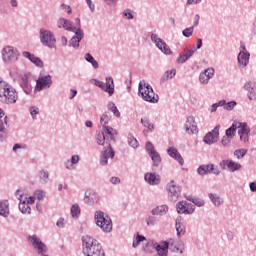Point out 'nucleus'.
Masks as SVG:
<instances>
[{
  "mask_svg": "<svg viewBox=\"0 0 256 256\" xmlns=\"http://www.w3.org/2000/svg\"><path fill=\"white\" fill-rule=\"evenodd\" d=\"M57 27L58 29H65V31H71L72 33H75V35L69 41V46L73 47L74 49H78L79 43H81V40L83 37H85L83 30L73 26V22L65 18H59L57 20Z\"/></svg>",
  "mask_w": 256,
  "mask_h": 256,
  "instance_id": "1",
  "label": "nucleus"
},
{
  "mask_svg": "<svg viewBox=\"0 0 256 256\" xmlns=\"http://www.w3.org/2000/svg\"><path fill=\"white\" fill-rule=\"evenodd\" d=\"M82 247L85 256H105L101 243L89 235L82 237Z\"/></svg>",
  "mask_w": 256,
  "mask_h": 256,
  "instance_id": "2",
  "label": "nucleus"
},
{
  "mask_svg": "<svg viewBox=\"0 0 256 256\" xmlns=\"http://www.w3.org/2000/svg\"><path fill=\"white\" fill-rule=\"evenodd\" d=\"M138 93L144 101L148 103H159V96L153 91V87L148 82L142 80L138 85Z\"/></svg>",
  "mask_w": 256,
  "mask_h": 256,
  "instance_id": "3",
  "label": "nucleus"
},
{
  "mask_svg": "<svg viewBox=\"0 0 256 256\" xmlns=\"http://www.w3.org/2000/svg\"><path fill=\"white\" fill-rule=\"evenodd\" d=\"M94 221L97 227H100L104 233H111L113 231V221L109 214L98 210L94 214Z\"/></svg>",
  "mask_w": 256,
  "mask_h": 256,
  "instance_id": "4",
  "label": "nucleus"
},
{
  "mask_svg": "<svg viewBox=\"0 0 256 256\" xmlns=\"http://www.w3.org/2000/svg\"><path fill=\"white\" fill-rule=\"evenodd\" d=\"M18 99H19V93H17V90L9 84L4 89V91L0 94V102L3 103L4 105H15Z\"/></svg>",
  "mask_w": 256,
  "mask_h": 256,
  "instance_id": "5",
  "label": "nucleus"
},
{
  "mask_svg": "<svg viewBox=\"0 0 256 256\" xmlns=\"http://www.w3.org/2000/svg\"><path fill=\"white\" fill-rule=\"evenodd\" d=\"M39 39L40 43H42L44 47H48V49H55L57 45V38H55V34L46 28H40Z\"/></svg>",
  "mask_w": 256,
  "mask_h": 256,
  "instance_id": "6",
  "label": "nucleus"
},
{
  "mask_svg": "<svg viewBox=\"0 0 256 256\" xmlns=\"http://www.w3.org/2000/svg\"><path fill=\"white\" fill-rule=\"evenodd\" d=\"M19 57V51L13 46H6L2 49V59L4 63H17Z\"/></svg>",
  "mask_w": 256,
  "mask_h": 256,
  "instance_id": "7",
  "label": "nucleus"
},
{
  "mask_svg": "<svg viewBox=\"0 0 256 256\" xmlns=\"http://www.w3.org/2000/svg\"><path fill=\"white\" fill-rule=\"evenodd\" d=\"M19 86L21 87L22 91L26 93V95H30L33 91V85H35V80L31 74H24L19 78Z\"/></svg>",
  "mask_w": 256,
  "mask_h": 256,
  "instance_id": "8",
  "label": "nucleus"
},
{
  "mask_svg": "<svg viewBox=\"0 0 256 256\" xmlns=\"http://www.w3.org/2000/svg\"><path fill=\"white\" fill-rule=\"evenodd\" d=\"M150 39L152 43L159 49L164 55H173V51H171V48H169V45H167L163 39L159 37V35L155 33H151Z\"/></svg>",
  "mask_w": 256,
  "mask_h": 256,
  "instance_id": "9",
  "label": "nucleus"
},
{
  "mask_svg": "<svg viewBox=\"0 0 256 256\" xmlns=\"http://www.w3.org/2000/svg\"><path fill=\"white\" fill-rule=\"evenodd\" d=\"M115 158V150L111 144H108V147H104L100 153V160L99 163L102 167L109 165V160Z\"/></svg>",
  "mask_w": 256,
  "mask_h": 256,
  "instance_id": "10",
  "label": "nucleus"
},
{
  "mask_svg": "<svg viewBox=\"0 0 256 256\" xmlns=\"http://www.w3.org/2000/svg\"><path fill=\"white\" fill-rule=\"evenodd\" d=\"M51 85H53V78L51 75H45V76H40L36 80V87L35 91H43V89H50Z\"/></svg>",
  "mask_w": 256,
  "mask_h": 256,
  "instance_id": "11",
  "label": "nucleus"
},
{
  "mask_svg": "<svg viewBox=\"0 0 256 256\" xmlns=\"http://www.w3.org/2000/svg\"><path fill=\"white\" fill-rule=\"evenodd\" d=\"M166 189L168 191V199H170L171 201H177V199L181 197V189L179 188V185L175 183V181H170L167 184Z\"/></svg>",
  "mask_w": 256,
  "mask_h": 256,
  "instance_id": "12",
  "label": "nucleus"
},
{
  "mask_svg": "<svg viewBox=\"0 0 256 256\" xmlns=\"http://www.w3.org/2000/svg\"><path fill=\"white\" fill-rule=\"evenodd\" d=\"M177 213L179 215H193L195 213V205L187 201H180L176 204Z\"/></svg>",
  "mask_w": 256,
  "mask_h": 256,
  "instance_id": "13",
  "label": "nucleus"
},
{
  "mask_svg": "<svg viewBox=\"0 0 256 256\" xmlns=\"http://www.w3.org/2000/svg\"><path fill=\"white\" fill-rule=\"evenodd\" d=\"M219 129H221V125H217L212 131L208 132L203 137V142L206 145H214L219 141Z\"/></svg>",
  "mask_w": 256,
  "mask_h": 256,
  "instance_id": "14",
  "label": "nucleus"
},
{
  "mask_svg": "<svg viewBox=\"0 0 256 256\" xmlns=\"http://www.w3.org/2000/svg\"><path fill=\"white\" fill-rule=\"evenodd\" d=\"M219 167H221L223 169V171L228 169L230 171V173H235V171H241V168H242V166L239 162H235L231 159H226V160L220 161Z\"/></svg>",
  "mask_w": 256,
  "mask_h": 256,
  "instance_id": "15",
  "label": "nucleus"
},
{
  "mask_svg": "<svg viewBox=\"0 0 256 256\" xmlns=\"http://www.w3.org/2000/svg\"><path fill=\"white\" fill-rule=\"evenodd\" d=\"M197 173L201 177H204V175H209L210 173H213V175H220L221 170L215 169V165L213 164H202L197 168Z\"/></svg>",
  "mask_w": 256,
  "mask_h": 256,
  "instance_id": "16",
  "label": "nucleus"
},
{
  "mask_svg": "<svg viewBox=\"0 0 256 256\" xmlns=\"http://www.w3.org/2000/svg\"><path fill=\"white\" fill-rule=\"evenodd\" d=\"M184 128L186 133H188V135H195L199 132V130L197 129V123H195V117L193 116H188L187 120L184 124Z\"/></svg>",
  "mask_w": 256,
  "mask_h": 256,
  "instance_id": "17",
  "label": "nucleus"
},
{
  "mask_svg": "<svg viewBox=\"0 0 256 256\" xmlns=\"http://www.w3.org/2000/svg\"><path fill=\"white\" fill-rule=\"evenodd\" d=\"M244 90L247 91L249 101H256V81L245 82Z\"/></svg>",
  "mask_w": 256,
  "mask_h": 256,
  "instance_id": "18",
  "label": "nucleus"
},
{
  "mask_svg": "<svg viewBox=\"0 0 256 256\" xmlns=\"http://www.w3.org/2000/svg\"><path fill=\"white\" fill-rule=\"evenodd\" d=\"M215 77V69L213 68H207L203 72L200 73L199 75V82L202 85H208L209 81Z\"/></svg>",
  "mask_w": 256,
  "mask_h": 256,
  "instance_id": "19",
  "label": "nucleus"
},
{
  "mask_svg": "<svg viewBox=\"0 0 256 256\" xmlns=\"http://www.w3.org/2000/svg\"><path fill=\"white\" fill-rule=\"evenodd\" d=\"M99 199V194L95 190H87L84 194V202L87 205H95V203H99Z\"/></svg>",
  "mask_w": 256,
  "mask_h": 256,
  "instance_id": "20",
  "label": "nucleus"
},
{
  "mask_svg": "<svg viewBox=\"0 0 256 256\" xmlns=\"http://www.w3.org/2000/svg\"><path fill=\"white\" fill-rule=\"evenodd\" d=\"M195 51L196 49H184V53L180 54L179 57L177 58L176 62L178 65H183V63H187V61H189V59H191L193 57V55H195Z\"/></svg>",
  "mask_w": 256,
  "mask_h": 256,
  "instance_id": "21",
  "label": "nucleus"
},
{
  "mask_svg": "<svg viewBox=\"0 0 256 256\" xmlns=\"http://www.w3.org/2000/svg\"><path fill=\"white\" fill-rule=\"evenodd\" d=\"M102 91L104 93H108L109 97H111L115 93V82L113 81V77H106V83L103 82Z\"/></svg>",
  "mask_w": 256,
  "mask_h": 256,
  "instance_id": "22",
  "label": "nucleus"
},
{
  "mask_svg": "<svg viewBox=\"0 0 256 256\" xmlns=\"http://www.w3.org/2000/svg\"><path fill=\"white\" fill-rule=\"evenodd\" d=\"M167 153L172 159H175L178 161L179 165L183 166L185 165V160H183V156H181V153H179V150L176 148L170 147L167 149Z\"/></svg>",
  "mask_w": 256,
  "mask_h": 256,
  "instance_id": "23",
  "label": "nucleus"
},
{
  "mask_svg": "<svg viewBox=\"0 0 256 256\" xmlns=\"http://www.w3.org/2000/svg\"><path fill=\"white\" fill-rule=\"evenodd\" d=\"M141 124L145 129L143 130V134L147 135V133H153L155 131V124L149 120V118L144 117L140 120Z\"/></svg>",
  "mask_w": 256,
  "mask_h": 256,
  "instance_id": "24",
  "label": "nucleus"
},
{
  "mask_svg": "<svg viewBox=\"0 0 256 256\" xmlns=\"http://www.w3.org/2000/svg\"><path fill=\"white\" fill-rule=\"evenodd\" d=\"M102 132H103L104 136H106V139H108V140L110 139V141H115V137H117V135H119L117 130H115L111 126H103Z\"/></svg>",
  "mask_w": 256,
  "mask_h": 256,
  "instance_id": "25",
  "label": "nucleus"
},
{
  "mask_svg": "<svg viewBox=\"0 0 256 256\" xmlns=\"http://www.w3.org/2000/svg\"><path fill=\"white\" fill-rule=\"evenodd\" d=\"M144 180L148 185H159V183H161V176L148 172L144 175Z\"/></svg>",
  "mask_w": 256,
  "mask_h": 256,
  "instance_id": "26",
  "label": "nucleus"
},
{
  "mask_svg": "<svg viewBox=\"0 0 256 256\" xmlns=\"http://www.w3.org/2000/svg\"><path fill=\"white\" fill-rule=\"evenodd\" d=\"M251 58V53L240 51L238 54V63L242 68L247 67L249 65V59Z\"/></svg>",
  "mask_w": 256,
  "mask_h": 256,
  "instance_id": "27",
  "label": "nucleus"
},
{
  "mask_svg": "<svg viewBox=\"0 0 256 256\" xmlns=\"http://www.w3.org/2000/svg\"><path fill=\"white\" fill-rule=\"evenodd\" d=\"M175 227H176L177 237H183V235H185L186 233V230H185V224H183V218L181 216L176 218Z\"/></svg>",
  "mask_w": 256,
  "mask_h": 256,
  "instance_id": "28",
  "label": "nucleus"
},
{
  "mask_svg": "<svg viewBox=\"0 0 256 256\" xmlns=\"http://www.w3.org/2000/svg\"><path fill=\"white\" fill-rule=\"evenodd\" d=\"M7 126V116H4V119H0V141L3 142L7 139L9 135V130L5 128Z\"/></svg>",
  "mask_w": 256,
  "mask_h": 256,
  "instance_id": "29",
  "label": "nucleus"
},
{
  "mask_svg": "<svg viewBox=\"0 0 256 256\" xmlns=\"http://www.w3.org/2000/svg\"><path fill=\"white\" fill-rule=\"evenodd\" d=\"M156 256H169V241H161V245L156 250Z\"/></svg>",
  "mask_w": 256,
  "mask_h": 256,
  "instance_id": "30",
  "label": "nucleus"
},
{
  "mask_svg": "<svg viewBox=\"0 0 256 256\" xmlns=\"http://www.w3.org/2000/svg\"><path fill=\"white\" fill-rule=\"evenodd\" d=\"M169 212V206L167 205H160L151 210L152 215H156L158 217H162V215H167Z\"/></svg>",
  "mask_w": 256,
  "mask_h": 256,
  "instance_id": "31",
  "label": "nucleus"
},
{
  "mask_svg": "<svg viewBox=\"0 0 256 256\" xmlns=\"http://www.w3.org/2000/svg\"><path fill=\"white\" fill-rule=\"evenodd\" d=\"M183 243L181 241H173L169 242V248L172 253H180V255H183V249H181V246Z\"/></svg>",
  "mask_w": 256,
  "mask_h": 256,
  "instance_id": "32",
  "label": "nucleus"
},
{
  "mask_svg": "<svg viewBox=\"0 0 256 256\" xmlns=\"http://www.w3.org/2000/svg\"><path fill=\"white\" fill-rule=\"evenodd\" d=\"M38 178H39V182L42 183V185H47V183H49V171L47 170H40L38 172Z\"/></svg>",
  "mask_w": 256,
  "mask_h": 256,
  "instance_id": "33",
  "label": "nucleus"
},
{
  "mask_svg": "<svg viewBox=\"0 0 256 256\" xmlns=\"http://www.w3.org/2000/svg\"><path fill=\"white\" fill-rule=\"evenodd\" d=\"M208 197L215 207H221L223 205V199H221L220 195L209 193Z\"/></svg>",
  "mask_w": 256,
  "mask_h": 256,
  "instance_id": "34",
  "label": "nucleus"
},
{
  "mask_svg": "<svg viewBox=\"0 0 256 256\" xmlns=\"http://www.w3.org/2000/svg\"><path fill=\"white\" fill-rule=\"evenodd\" d=\"M0 215L2 217L9 216V201L4 200V201L0 202Z\"/></svg>",
  "mask_w": 256,
  "mask_h": 256,
  "instance_id": "35",
  "label": "nucleus"
},
{
  "mask_svg": "<svg viewBox=\"0 0 256 256\" xmlns=\"http://www.w3.org/2000/svg\"><path fill=\"white\" fill-rule=\"evenodd\" d=\"M175 75H177V70H175V69L168 70V71L164 72L160 81H161V83H165L166 81H169V79H173V77H175Z\"/></svg>",
  "mask_w": 256,
  "mask_h": 256,
  "instance_id": "36",
  "label": "nucleus"
},
{
  "mask_svg": "<svg viewBox=\"0 0 256 256\" xmlns=\"http://www.w3.org/2000/svg\"><path fill=\"white\" fill-rule=\"evenodd\" d=\"M149 157L152 159L153 167H159L161 165V155L159 152H151Z\"/></svg>",
  "mask_w": 256,
  "mask_h": 256,
  "instance_id": "37",
  "label": "nucleus"
},
{
  "mask_svg": "<svg viewBox=\"0 0 256 256\" xmlns=\"http://www.w3.org/2000/svg\"><path fill=\"white\" fill-rule=\"evenodd\" d=\"M84 59L85 61H87V63H90L92 65L93 69H99V62L95 60V58L93 57V55H91V53H86L84 55Z\"/></svg>",
  "mask_w": 256,
  "mask_h": 256,
  "instance_id": "38",
  "label": "nucleus"
},
{
  "mask_svg": "<svg viewBox=\"0 0 256 256\" xmlns=\"http://www.w3.org/2000/svg\"><path fill=\"white\" fill-rule=\"evenodd\" d=\"M235 133H237V121H234L228 129H226V137L228 139H233L235 137Z\"/></svg>",
  "mask_w": 256,
  "mask_h": 256,
  "instance_id": "39",
  "label": "nucleus"
},
{
  "mask_svg": "<svg viewBox=\"0 0 256 256\" xmlns=\"http://www.w3.org/2000/svg\"><path fill=\"white\" fill-rule=\"evenodd\" d=\"M110 121H111V112H107V111L104 112L100 117V125H102V127H107Z\"/></svg>",
  "mask_w": 256,
  "mask_h": 256,
  "instance_id": "40",
  "label": "nucleus"
},
{
  "mask_svg": "<svg viewBox=\"0 0 256 256\" xmlns=\"http://www.w3.org/2000/svg\"><path fill=\"white\" fill-rule=\"evenodd\" d=\"M238 135H242L243 133L251 132V128L247 125L246 122H237Z\"/></svg>",
  "mask_w": 256,
  "mask_h": 256,
  "instance_id": "41",
  "label": "nucleus"
},
{
  "mask_svg": "<svg viewBox=\"0 0 256 256\" xmlns=\"http://www.w3.org/2000/svg\"><path fill=\"white\" fill-rule=\"evenodd\" d=\"M127 141L128 145H130V147H132L133 149H137L139 147V142L137 141V138L133 136V134H128Z\"/></svg>",
  "mask_w": 256,
  "mask_h": 256,
  "instance_id": "42",
  "label": "nucleus"
},
{
  "mask_svg": "<svg viewBox=\"0 0 256 256\" xmlns=\"http://www.w3.org/2000/svg\"><path fill=\"white\" fill-rule=\"evenodd\" d=\"M107 109L111 111L115 117H121V112H119V109H117V106L113 102H108Z\"/></svg>",
  "mask_w": 256,
  "mask_h": 256,
  "instance_id": "43",
  "label": "nucleus"
},
{
  "mask_svg": "<svg viewBox=\"0 0 256 256\" xmlns=\"http://www.w3.org/2000/svg\"><path fill=\"white\" fill-rule=\"evenodd\" d=\"M105 141L106 143L109 141V139L105 136V134L103 132H99L97 135H96V142H97V145H105Z\"/></svg>",
  "mask_w": 256,
  "mask_h": 256,
  "instance_id": "44",
  "label": "nucleus"
},
{
  "mask_svg": "<svg viewBox=\"0 0 256 256\" xmlns=\"http://www.w3.org/2000/svg\"><path fill=\"white\" fill-rule=\"evenodd\" d=\"M142 241H147V238L139 233H137L136 238L133 240L132 246L135 248L139 247Z\"/></svg>",
  "mask_w": 256,
  "mask_h": 256,
  "instance_id": "45",
  "label": "nucleus"
},
{
  "mask_svg": "<svg viewBox=\"0 0 256 256\" xmlns=\"http://www.w3.org/2000/svg\"><path fill=\"white\" fill-rule=\"evenodd\" d=\"M18 207H19V211H21V213H23V214L31 213V206H29V204H26L25 201L20 203Z\"/></svg>",
  "mask_w": 256,
  "mask_h": 256,
  "instance_id": "46",
  "label": "nucleus"
},
{
  "mask_svg": "<svg viewBox=\"0 0 256 256\" xmlns=\"http://www.w3.org/2000/svg\"><path fill=\"white\" fill-rule=\"evenodd\" d=\"M156 215H151L148 216L146 219V225H148V227H154V225H157V221H159V219H157V217H155Z\"/></svg>",
  "mask_w": 256,
  "mask_h": 256,
  "instance_id": "47",
  "label": "nucleus"
},
{
  "mask_svg": "<svg viewBox=\"0 0 256 256\" xmlns=\"http://www.w3.org/2000/svg\"><path fill=\"white\" fill-rule=\"evenodd\" d=\"M71 215L73 218L79 217L81 215V208L79 207V204H73L71 207Z\"/></svg>",
  "mask_w": 256,
  "mask_h": 256,
  "instance_id": "48",
  "label": "nucleus"
},
{
  "mask_svg": "<svg viewBox=\"0 0 256 256\" xmlns=\"http://www.w3.org/2000/svg\"><path fill=\"white\" fill-rule=\"evenodd\" d=\"M34 197H36V199H38V201H43V199H45V197H47V192H45V190H36L34 192Z\"/></svg>",
  "mask_w": 256,
  "mask_h": 256,
  "instance_id": "49",
  "label": "nucleus"
},
{
  "mask_svg": "<svg viewBox=\"0 0 256 256\" xmlns=\"http://www.w3.org/2000/svg\"><path fill=\"white\" fill-rule=\"evenodd\" d=\"M235 107H237V102L236 101H230V102H225L224 105V110L225 111H233V109H235Z\"/></svg>",
  "mask_w": 256,
  "mask_h": 256,
  "instance_id": "50",
  "label": "nucleus"
},
{
  "mask_svg": "<svg viewBox=\"0 0 256 256\" xmlns=\"http://www.w3.org/2000/svg\"><path fill=\"white\" fill-rule=\"evenodd\" d=\"M29 113H30L32 119H34V120L37 119V114L39 113V107L31 106L29 108Z\"/></svg>",
  "mask_w": 256,
  "mask_h": 256,
  "instance_id": "51",
  "label": "nucleus"
},
{
  "mask_svg": "<svg viewBox=\"0 0 256 256\" xmlns=\"http://www.w3.org/2000/svg\"><path fill=\"white\" fill-rule=\"evenodd\" d=\"M194 27L191 26V27H188V28H185L183 31H182V35L183 37H191L193 35V31H194Z\"/></svg>",
  "mask_w": 256,
  "mask_h": 256,
  "instance_id": "52",
  "label": "nucleus"
},
{
  "mask_svg": "<svg viewBox=\"0 0 256 256\" xmlns=\"http://www.w3.org/2000/svg\"><path fill=\"white\" fill-rule=\"evenodd\" d=\"M234 155H235V157H237V159H241V158L245 157V155H247V150L246 149L235 150Z\"/></svg>",
  "mask_w": 256,
  "mask_h": 256,
  "instance_id": "53",
  "label": "nucleus"
},
{
  "mask_svg": "<svg viewBox=\"0 0 256 256\" xmlns=\"http://www.w3.org/2000/svg\"><path fill=\"white\" fill-rule=\"evenodd\" d=\"M145 149L148 153V155H151V153H155L157 150H155V146L151 142H146Z\"/></svg>",
  "mask_w": 256,
  "mask_h": 256,
  "instance_id": "54",
  "label": "nucleus"
},
{
  "mask_svg": "<svg viewBox=\"0 0 256 256\" xmlns=\"http://www.w3.org/2000/svg\"><path fill=\"white\" fill-rule=\"evenodd\" d=\"M30 62H32L33 65H36V67H40V68L43 67V61L40 60V58L35 55L32 58V60H30Z\"/></svg>",
  "mask_w": 256,
  "mask_h": 256,
  "instance_id": "55",
  "label": "nucleus"
},
{
  "mask_svg": "<svg viewBox=\"0 0 256 256\" xmlns=\"http://www.w3.org/2000/svg\"><path fill=\"white\" fill-rule=\"evenodd\" d=\"M60 7H61V10L65 11V13H67L68 15H71V13H73V9H71V6H69V5L65 4V3H62L60 5Z\"/></svg>",
  "mask_w": 256,
  "mask_h": 256,
  "instance_id": "56",
  "label": "nucleus"
},
{
  "mask_svg": "<svg viewBox=\"0 0 256 256\" xmlns=\"http://www.w3.org/2000/svg\"><path fill=\"white\" fill-rule=\"evenodd\" d=\"M91 85H95L99 87V89H103V81H99L98 79H90Z\"/></svg>",
  "mask_w": 256,
  "mask_h": 256,
  "instance_id": "57",
  "label": "nucleus"
},
{
  "mask_svg": "<svg viewBox=\"0 0 256 256\" xmlns=\"http://www.w3.org/2000/svg\"><path fill=\"white\" fill-rule=\"evenodd\" d=\"M71 165H77V163H79V161H81V157H79V155H72L71 159L69 160Z\"/></svg>",
  "mask_w": 256,
  "mask_h": 256,
  "instance_id": "58",
  "label": "nucleus"
},
{
  "mask_svg": "<svg viewBox=\"0 0 256 256\" xmlns=\"http://www.w3.org/2000/svg\"><path fill=\"white\" fill-rule=\"evenodd\" d=\"M251 132H244L242 134H240V141H242L243 143H247V141H249V134Z\"/></svg>",
  "mask_w": 256,
  "mask_h": 256,
  "instance_id": "59",
  "label": "nucleus"
},
{
  "mask_svg": "<svg viewBox=\"0 0 256 256\" xmlns=\"http://www.w3.org/2000/svg\"><path fill=\"white\" fill-rule=\"evenodd\" d=\"M221 143H222L223 147H229V145H231V140L229 137L223 136Z\"/></svg>",
  "mask_w": 256,
  "mask_h": 256,
  "instance_id": "60",
  "label": "nucleus"
},
{
  "mask_svg": "<svg viewBox=\"0 0 256 256\" xmlns=\"http://www.w3.org/2000/svg\"><path fill=\"white\" fill-rule=\"evenodd\" d=\"M9 86V83L5 82L3 78L0 77V94Z\"/></svg>",
  "mask_w": 256,
  "mask_h": 256,
  "instance_id": "61",
  "label": "nucleus"
},
{
  "mask_svg": "<svg viewBox=\"0 0 256 256\" xmlns=\"http://www.w3.org/2000/svg\"><path fill=\"white\" fill-rule=\"evenodd\" d=\"M21 149H25V145L23 144H14L12 151L14 153H19V151H21Z\"/></svg>",
  "mask_w": 256,
  "mask_h": 256,
  "instance_id": "62",
  "label": "nucleus"
},
{
  "mask_svg": "<svg viewBox=\"0 0 256 256\" xmlns=\"http://www.w3.org/2000/svg\"><path fill=\"white\" fill-rule=\"evenodd\" d=\"M192 203H194L196 207H203L205 205V202L201 199L192 200Z\"/></svg>",
  "mask_w": 256,
  "mask_h": 256,
  "instance_id": "63",
  "label": "nucleus"
},
{
  "mask_svg": "<svg viewBox=\"0 0 256 256\" xmlns=\"http://www.w3.org/2000/svg\"><path fill=\"white\" fill-rule=\"evenodd\" d=\"M124 17H126L127 19H133V13L131 12V10H124Z\"/></svg>",
  "mask_w": 256,
  "mask_h": 256,
  "instance_id": "64",
  "label": "nucleus"
}]
</instances>
